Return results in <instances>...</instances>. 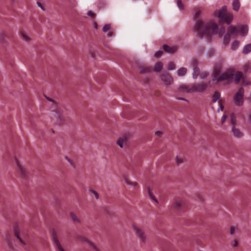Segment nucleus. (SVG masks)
<instances>
[{"mask_svg": "<svg viewBox=\"0 0 251 251\" xmlns=\"http://www.w3.org/2000/svg\"><path fill=\"white\" fill-rule=\"evenodd\" d=\"M194 30L201 37L203 36L211 37L212 34L218 33V27L217 24L211 20L203 22L198 20L194 25Z\"/></svg>", "mask_w": 251, "mask_h": 251, "instance_id": "1", "label": "nucleus"}, {"mask_svg": "<svg viewBox=\"0 0 251 251\" xmlns=\"http://www.w3.org/2000/svg\"><path fill=\"white\" fill-rule=\"evenodd\" d=\"M234 75L233 71L232 70H229L224 72L220 75H218V72L217 71H215V77L216 80L218 81L227 80L229 82H231L233 79Z\"/></svg>", "mask_w": 251, "mask_h": 251, "instance_id": "2", "label": "nucleus"}, {"mask_svg": "<svg viewBox=\"0 0 251 251\" xmlns=\"http://www.w3.org/2000/svg\"><path fill=\"white\" fill-rule=\"evenodd\" d=\"M244 89L241 87L235 94L233 97V102L235 105L242 106L243 105L244 102Z\"/></svg>", "mask_w": 251, "mask_h": 251, "instance_id": "3", "label": "nucleus"}, {"mask_svg": "<svg viewBox=\"0 0 251 251\" xmlns=\"http://www.w3.org/2000/svg\"><path fill=\"white\" fill-rule=\"evenodd\" d=\"M133 229H134L136 236L139 239L140 241L143 243H146L147 237L145 231L135 225L133 226Z\"/></svg>", "mask_w": 251, "mask_h": 251, "instance_id": "4", "label": "nucleus"}, {"mask_svg": "<svg viewBox=\"0 0 251 251\" xmlns=\"http://www.w3.org/2000/svg\"><path fill=\"white\" fill-rule=\"evenodd\" d=\"M77 239L83 243L87 244L90 247L92 248L95 251H100L97 246L86 237L79 235H77Z\"/></svg>", "mask_w": 251, "mask_h": 251, "instance_id": "5", "label": "nucleus"}, {"mask_svg": "<svg viewBox=\"0 0 251 251\" xmlns=\"http://www.w3.org/2000/svg\"><path fill=\"white\" fill-rule=\"evenodd\" d=\"M208 84L200 83L193 85L191 86V91L192 93H203L206 90Z\"/></svg>", "mask_w": 251, "mask_h": 251, "instance_id": "6", "label": "nucleus"}, {"mask_svg": "<svg viewBox=\"0 0 251 251\" xmlns=\"http://www.w3.org/2000/svg\"><path fill=\"white\" fill-rule=\"evenodd\" d=\"M160 78L161 80L167 86L171 85L174 82L173 79L171 76L168 73L165 72H163L161 74Z\"/></svg>", "mask_w": 251, "mask_h": 251, "instance_id": "7", "label": "nucleus"}, {"mask_svg": "<svg viewBox=\"0 0 251 251\" xmlns=\"http://www.w3.org/2000/svg\"><path fill=\"white\" fill-rule=\"evenodd\" d=\"M52 238L53 244L58 251H65L60 244L57 233L55 231H53L52 233Z\"/></svg>", "mask_w": 251, "mask_h": 251, "instance_id": "8", "label": "nucleus"}, {"mask_svg": "<svg viewBox=\"0 0 251 251\" xmlns=\"http://www.w3.org/2000/svg\"><path fill=\"white\" fill-rule=\"evenodd\" d=\"M136 65L137 68L140 70V73L142 74L149 73L151 71V67L146 66L142 62L136 63Z\"/></svg>", "mask_w": 251, "mask_h": 251, "instance_id": "9", "label": "nucleus"}, {"mask_svg": "<svg viewBox=\"0 0 251 251\" xmlns=\"http://www.w3.org/2000/svg\"><path fill=\"white\" fill-rule=\"evenodd\" d=\"M173 206L174 208L179 210L184 205V202L181 199H176L173 202Z\"/></svg>", "mask_w": 251, "mask_h": 251, "instance_id": "10", "label": "nucleus"}, {"mask_svg": "<svg viewBox=\"0 0 251 251\" xmlns=\"http://www.w3.org/2000/svg\"><path fill=\"white\" fill-rule=\"evenodd\" d=\"M178 92L179 93H191V86L189 85L182 84L179 86L178 88Z\"/></svg>", "mask_w": 251, "mask_h": 251, "instance_id": "11", "label": "nucleus"}, {"mask_svg": "<svg viewBox=\"0 0 251 251\" xmlns=\"http://www.w3.org/2000/svg\"><path fill=\"white\" fill-rule=\"evenodd\" d=\"M226 6H223L220 10L218 12L217 15L218 17L220 18V21L222 22L223 19L225 17V15H226Z\"/></svg>", "mask_w": 251, "mask_h": 251, "instance_id": "12", "label": "nucleus"}, {"mask_svg": "<svg viewBox=\"0 0 251 251\" xmlns=\"http://www.w3.org/2000/svg\"><path fill=\"white\" fill-rule=\"evenodd\" d=\"M55 116L57 118V122L59 124H61L62 121L65 120V117L63 115V113L62 111L60 110H55Z\"/></svg>", "mask_w": 251, "mask_h": 251, "instance_id": "13", "label": "nucleus"}, {"mask_svg": "<svg viewBox=\"0 0 251 251\" xmlns=\"http://www.w3.org/2000/svg\"><path fill=\"white\" fill-rule=\"evenodd\" d=\"M231 132L233 136L235 138H240L244 136V133L238 128L232 127Z\"/></svg>", "mask_w": 251, "mask_h": 251, "instance_id": "14", "label": "nucleus"}, {"mask_svg": "<svg viewBox=\"0 0 251 251\" xmlns=\"http://www.w3.org/2000/svg\"><path fill=\"white\" fill-rule=\"evenodd\" d=\"M14 234L15 236L19 240L21 243L24 245L25 246L26 245L25 242L23 240L21 234H20V230L18 227L16 226L14 228Z\"/></svg>", "mask_w": 251, "mask_h": 251, "instance_id": "15", "label": "nucleus"}, {"mask_svg": "<svg viewBox=\"0 0 251 251\" xmlns=\"http://www.w3.org/2000/svg\"><path fill=\"white\" fill-rule=\"evenodd\" d=\"M228 32L229 35H233L234 36L237 35L238 33V28L234 25H230L227 28Z\"/></svg>", "mask_w": 251, "mask_h": 251, "instance_id": "16", "label": "nucleus"}, {"mask_svg": "<svg viewBox=\"0 0 251 251\" xmlns=\"http://www.w3.org/2000/svg\"><path fill=\"white\" fill-rule=\"evenodd\" d=\"M125 181L127 185L131 186L134 189L138 190L139 188V185L137 182L132 181L127 179H125Z\"/></svg>", "mask_w": 251, "mask_h": 251, "instance_id": "17", "label": "nucleus"}, {"mask_svg": "<svg viewBox=\"0 0 251 251\" xmlns=\"http://www.w3.org/2000/svg\"><path fill=\"white\" fill-rule=\"evenodd\" d=\"M70 217L73 222L75 224H80L81 223L79 218L73 212H70Z\"/></svg>", "mask_w": 251, "mask_h": 251, "instance_id": "18", "label": "nucleus"}, {"mask_svg": "<svg viewBox=\"0 0 251 251\" xmlns=\"http://www.w3.org/2000/svg\"><path fill=\"white\" fill-rule=\"evenodd\" d=\"M163 47L164 50L168 53L174 52L177 50V47L176 46L170 47L166 44L164 45Z\"/></svg>", "mask_w": 251, "mask_h": 251, "instance_id": "19", "label": "nucleus"}, {"mask_svg": "<svg viewBox=\"0 0 251 251\" xmlns=\"http://www.w3.org/2000/svg\"><path fill=\"white\" fill-rule=\"evenodd\" d=\"M117 144L121 148L125 147L127 144L126 138V137L119 138L117 141Z\"/></svg>", "mask_w": 251, "mask_h": 251, "instance_id": "20", "label": "nucleus"}, {"mask_svg": "<svg viewBox=\"0 0 251 251\" xmlns=\"http://www.w3.org/2000/svg\"><path fill=\"white\" fill-rule=\"evenodd\" d=\"M248 31V28L247 25H242L238 28V33L242 36L246 35Z\"/></svg>", "mask_w": 251, "mask_h": 251, "instance_id": "21", "label": "nucleus"}, {"mask_svg": "<svg viewBox=\"0 0 251 251\" xmlns=\"http://www.w3.org/2000/svg\"><path fill=\"white\" fill-rule=\"evenodd\" d=\"M233 19V15L232 14H228L225 15L222 21H225L227 25L230 24Z\"/></svg>", "mask_w": 251, "mask_h": 251, "instance_id": "22", "label": "nucleus"}, {"mask_svg": "<svg viewBox=\"0 0 251 251\" xmlns=\"http://www.w3.org/2000/svg\"><path fill=\"white\" fill-rule=\"evenodd\" d=\"M234 81L236 84H238L240 79L243 76V73L241 72L237 71L235 74Z\"/></svg>", "mask_w": 251, "mask_h": 251, "instance_id": "23", "label": "nucleus"}, {"mask_svg": "<svg viewBox=\"0 0 251 251\" xmlns=\"http://www.w3.org/2000/svg\"><path fill=\"white\" fill-rule=\"evenodd\" d=\"M16 164L17 167H18L19 170L20 171L21 175L23 176H25L26 175V171L24 167H23L20 164L19 162L18 161H16Z\"/></svg>", "mask_w": 251, "mask_h": 251, "instance_id": "24", "label": "nucleus"}, {"mask_svg": "<svg viewBox=\"0 0 251 251\" xmlns=\"http://www.w3.org/2000/svg\"><path fill=\"white\" fill-rule=\"evenodd\" d=\"M233 9L235 11H238L240 7V3L238 0H234L232 2Z\"/></svg>", "mask_w": 251, "mask_h": 251, "instance_id": "25", "label": "nucleus"}, {"mask_svg": "<svg viewBox=\"0 0 251 251\" xmlns=\"http://www.w3.org/2000/svg\"><path fill=\"white\" fill-rule=\"evenodd\" d=\"M251 51V44H249L244 46L243 49V53L247 54Z\"/></svg>", "mask_w": 251, "mask_h": 251, "instance_id": "26", "label": "nucleus"}, {"mask_svg": "<svg viewBox=\"0 0 251 251\" xmlns=\"http://www.w3.org/2000/svg\"><path fill=\"white\" fill-rule=\"evenodd\" d=\"M187 69L184 67H182L177 70V75L178 76H184L187 73Z\"/></svg>", "mask_w": 251, "mask_h": 251, "instance_id": "27", "label": "nucleus"}, {"mask_svg": "<svg viewBox=\"0 0 251 251\" xmlns=\"http://www.w3.org/2000/svg\"><path fill=\"white\" fill-rule=\"evenodd\" d=\"M192 69L193 70V78L196 79L199 75L200 71L198 67H195V68H193Z\"/></svg>", "mask_w": 251, "mask_h": 251, "instance_id": "28", "label": "nucleus"}, {"mask_svg": "<svg viewBox=\"0 0 251 251\" xmlns=\"http://www.w3.org/2000/svg\"><path fill=\"white\" fill-rule=\"evenodd\" d=\"M163 68V64L161 62H157L154 65V70L157 72H159Z\"/></svg>", "mask_w": 251, "mask_h": 251, "instance_id": "29", "label": "nucleus"}, {"mask_svg": "<svg viewBox=\"0 0 251 251\" xmlns=\"http://www.w3.org/2000/svg\"><path fill=\"white\" fill-rule=\"evenodd\" d=\"M240 42L238 41H233L231 45V50H236L239 47Z\"/></svg>", "mask_w": 251, "mask_h": 251, "instance_id": "30", "label": "nucleus"}, {"mask_svg": "<svg viewBox=\"0 0 251 251\" xmlns=\"http://www.w3.org/2000/svg\"><path fill=\"white\" fill-rule=\"evenodd\" d=\"M221 95L220 93L216 91L212 96V101L213 102L217 101L220 98Z\"/></svg>", "mask_w": 251, "mask_h": 251, "instance_id": "31", "label": "nucleus"}, {"mask_svg": "<svg viewBox=\"0 0 251 251\" xmlns=\"http://www.w3.org/2000/svg\"><path fill=\"white\" fill-rule=\"evenodd\" d=\"M230 39V35L228 33H226L224 37V41L223 42L226 45H227Z\"/></svg>", "mask_w": 251, "mask_h": 251, "instance_id": "32", "label": "nucleus"}, {"mask_svg": "<svg viewBox=\"0 0 251 251\" xmlns=\"http://www.w3.org/2000/svg\"><path fill=\"white\" fill-rule=\"evenodd\" d=\"M111 30L112 28L110 24H106L103 26L102 28V31L104 32L110 31Z\"/></svg>", "mask_w": 251, "mask_h": 251, "instance_id": "33", "label": "nucleus"}, {"mask_svg": "<svg viewBox=\"0 0 251 251\" xmlns=\"http://www.w3.org/2000/svg\"><path fill=\"white\" fill-rule=\"evenodd\" d=\"M176 68V65L173 62H169L168 63V66L167 69L168 70H173Z\"/></svg>", "mask_w": 251, "mask_h": 251, "instance_id": "34", "label": "nucleus"}, {"mask_svg": "<svg viewBox=\"0 0 251 251\" xmlns=\"http://www.w3.org/2000/svg\"><path fill=\"white\" fill-rule=\"evenodd\" d=\"M21 35L22 39L23 40H25V41L28 42L30 40V38L25 33L21 32Z\"/></svg>", "mask_w": 251, "mask_h": 251, "instance_id": "35", "label": "nucleus"}, {"mask_svg": "<svg viewBox=\"0 0 251 251\" xmlns=\"http://www.w3.org/2000/svg\"><path fill=\"white\" fill-rule=\"evenodd\" d=\"M176 161L178 165L183 163V160L182 158L179 157L178 156L176 157Z\"/></svg>", "mask_w": 251, "mask_h": 251, "instance_id": "36", "label": "nucleus"}, {"mask_svg": "<svg viewBox=\"0 0 251 251\" xmlns=\"http://www.w3.org/2000/svg\"><path fill=\"white\" fill-rule=\"evenodd\" d=\"M197 65H198V62L196 59H193L191 61L190 65L192 68H195V67H197Z\"/></svg>", "mask_w": 251, "mask_h": 251, "instance_id": "37", "label": "nucleus"}, {"mask_svg": "<svg viewBox=\"0 0 251 251\" xmlns=\"http://www.w3.org/2000/svg\"><path fill=\"white\" fill-rule=\"evenodd\" d=\"M163 52L162 50H158L155 53L154 56L156 58H158L163 54Z\"/></svg>", "mask_w": 251, "mask_h": 251, "instance_id": "38", "label": "nucleus"}, {"mask_svg": "<svg viewBox=\"0 0 251 251\" xmlns=\"http://www.w3.org/2000/svg\"><path fill=\"white\" fill-rule=\"evenodd\" d=\"M177 5L180 9L183 8V4L181 0H177Z\"/></svg>", "mask_w": 251, "mask_h": 251, "instance_id": "39", "label": "nucleus"}, {"mask_svg": "<svg viewBox=\"0 0 251 251\" xmlns=\"http://www.w3.org/2000/svg\"><path fill=\"white\" fill-rule=\"evenodd\" d=\"M235 231V228L234 226H231L230 227V234L231 235L234 234Z\"/></svg>", "mask_w": 251, "mask_h": 251, "instance_id": "40", "label": "nucleus"}, {"mask_svg": "<svg viewBox=\"0 0 251 251\" xmlns=\"http://www.w3.org/2000/svg\"><path fill=\"white\" fill-rule=\"evenodd\" d=\"M91 193L94 195L96 199H98L99 198V195L96 191L92 190Z\"/></svg>", "mask_w": 251, "mask_h": 251, "instance_id": "41", "label": "nucleus"}, {"mask_svg": "<svg viewBox=\"0 0 251 251\" xmlns=\"http://www.w3.org/2000/svg\"><path fill=\"white\" fill-rule=\"evenodd\" d=\"M87 15L88 16L91 17L92 18H94L95 17V14L91 11H89L87 12Z\"/></svg>", "mask_w": 251, "mask_h": 251, "instance_id": "42", "label": "nucleus"}, {"mask_svg": "<svg viewBox=\"0 0 251 251\" xmlns=\"http://www.w3.org/2000/svg\"><path fill=\"white\" fill-rule=\"evenodd\" d=\"M149 197L152 201H154L156 203H158V201L155 198V197L153 196V194L151 195V196H150Z\"/></svg>", "mask_w": 251, "mask_h": 251, "instance_id": "43", "label": "nucleus"}, {"mask_svg": "<svg viewBox=\"0 0 251 251\" xmlns=\"http://www.w3.org/2000/svg\"><path fill=\"white\" fill-rule=\"evenodd\" d=\"M201 14V11H197L195 12L194 15V18H197Z\"/></svg>", "mask_w": 251, "mask_h": 251, "instance_id": "44", "label": "nucleus"}, {"mask_svg": "<svg viewBox=\"0 0 251 251\" xmlns=\"http://www.w3.org/2000/svg\"><path fill=\"white\" fill-rule=\"evenodd\" d=\"M219 103H220V107L218 109V112H219L220 110L223 111L224 108V107L223 105L222 104L221 101H219Z\"/></svg>", "mask_w": 251, "mask_h": 251, "instance_id": "45", "label": "nucleus"}, {"mask_svg": "<svg viewBox=\"0 0 251 251\" xmlns=\"http://www.w3.org/2000/svg\"><path fill=\"white\" fill-rule=\"evenodd\" d=\"M113 36V30L112 29L111 30H110V31H109L108 32V33L107 34V36L108 37H111Z\"/></svg>", "mask_w": 251, "mask_h": 251, "instance_id": "46", "label": "nucleus"}, {"mask_svg": "<svg viewBox=\"0 0 251 251\" xmlns=\"http://www.w3.org/2000/svg\"><path fill=\"white\" fill-rule=\"evenodd\" d=\"M155 134L156 135V136H158L159 137H161L162 134H163V133L161 132V131H155Z\"/></svg>", "mask_w": 251, "mask_h": 251, "instance_id": "47", "label": "nucleus"}, {"mask_svg": "<svg viewBox=\"0 0 251 251\" xmlns=\"http://www.w3.org/2000/svg\"><path fill=\"white\" fill-rule=\"evenodd\" d=\"M226 115H223L222 117V123L223 124L224 123H225V122L226 121Z\"/></svg>", "mask_w": 251, "mask_h": 251, "instance_id": "48", "label": "nucleus"}, {"mask_svg": "<svg viewBox=\"0 0 251 251\" xmlns=\"http://www.w3.org/2000/svg\"><path fill=\"white\" fill-rule=\"evenodd\" d=\"M233 246L234 247H237L238 246V242L236 240H234L233 241Z\"/></svg>", "mask_w": 251, "mask_h": 251, "instance_id": "49", "label": "nucleus"}, {"mask_svg": "<svg viewBox=\"0 0 251 251\" xmlns=\"http://www.w3.org/2000/svg\"><path fill=\"white\" fill-rule=\"evenodd\" d=\"M38 6L41 9H42L43 10L45 11V9L44 8V7L42 5V4L39 2H37V3Z\"/></svg>", "mask_w": 251, "mask_h": 251, "instance_id": "50", "label": "nucleus"}, {"mask_svg": "<svg viewBox=\"0 0 251 251\" xmlns=\"http://www.w3.org/2000/svg\"><path fill=\"white\" fill-rule=\"evenodd\" d=\"M208 75V74L207 73H204V74H202L201 75V78L204 79L205 78L207 75Z\"/></svg>", "mask_w": 251, "mask_h": 251, "instance_id": "51", "label": "nucleus"}, {"mask_svg": "<svg viewBox=\"0 0 251 251\" xmlns=\"http://www.w3.org/2000/svg\"><path fill=\"white\" fill-rule=\"evenodd\" d=\"M46 98L49 101H50V102H53V103H55L54 100L52 99H51V98H50V97H47V96H46Z\"/></svg>", "mask_w": 251, "mask_h": 251, "instance_id": "52", "label": "nucleus"}, {"mask_svg": "<svg viewBox=\"0 0 251 251\" xmlns=\"http://www.w3.org/2000/svg\"><path fill=\"white\" fill-rule=\"evenodd\" d=\"M231 124H232V125L233 126V127H235V126L236 125L235 119V120H231Z\"/></svg>", "mask_w": 251, "mask_h": 251, "instance_id": "53", "label": "nucleus"}, {"mask_svg": "<svg viewBox=\"0 0 251 251\" xmlns=\"http://www.w3.org/2000/svg\"><path fill=\"white\" fill-rule=\"evenodd\" d=\"M230 119H231V120H235L236 119V116L234 113H232L230 115Z\"/></svg>", "mask_w": 251, "mask_h": 251, "instance_id": "54", "label": "nucleus"}, {"mask_svg": "<svg viewBox=\"0 0 251 251\" xmlns=\"http://www.w3.org/2000/svg\"><path fill=\"white\" fill-rule=\"evenodd\" d=\"M148 194H149V196H151V195H152V193L151 192V189L149 187L148 188Z\"/></svg>", "mask_w": 251, "mask_h": 251, "instance_id": "55", "label": "nucleus"}, {"mask_svg": "<svg viewBox=\"0 0 251 251\" xmlns=\"http://www.w3.org/2000/svg\"><path fill=\"white\" fill-rule=\"evenodd\" d=\"M94 28L95 29H98V25L96 22L94 23Z\"/></svg>", "mask_w": 251, "mask_h": 251, "instance_id": "56", "label": "nucleus"}, {"mask_svg": "<svg viewBox=\"0 0 251 251\" xmlns=\"http://www.w3.org/2000/svg\"><path fill=\"white\" fill-rule=\"evenodd\" d=\"M177 99L179 100H182L183 101H187V100L186 99L183 98H177Z\"/></svg>", "mask_w": 251, "mask_h": 251, "instance_id": "57", "label": "nucleus"}, {"mask_svg": "<svg viewBox=\"0 0 251 251\" xmlns=\"http://www.w3.org/2000/svg\"><path fill=\"white\" fill-rule=\"evenodd\" d=\"M225 32V29H221L220 30V33H221V35L223 34V33Z\"/></svg>", "mask_w": 251, "mask_h": 251, "instance_id": "58", "label": "nucleus"}, {"mask_svg": "<svg viewBox=\"0 0 251 251\" xmlns=\"http://www.w3.org/2000/svg\"><path fill=\"white\" fill-rule=\"evenodd\" d=\"M22 236H23V237H27H27H28V234H24V235H23V234H22Z\"/></svg>", "mask_w": 251, "mask_h": 251, "instance_id": "59", "label": "nucleus"}, {"mask_svg": "<svg viewBox=\"0 0 251 251\" xmlns=\"http://www.w3.org/2000/svg\"><path fill=\"white\" fill-rule=\"evenodd\" d=\"M12 2H14L15 0H11Z\"/></svg>", "mask_w": 251, "mask_h": 251, "instance_id": "60", "label": "nucleus"}, {"mask_svg": "<svg viewBox=\"0 0 251 251\" xmlns=\"http://www.w3.org/2000/svg\"><path fill=\"white\" fill-rule=\"evenodd\" d=\"M198 198V199L200 200V201H201V200L200 199V198Z\"/></svg>", "mask_w": 251, "mask_h": 251, "instance_id": "61", "label": "nucleus"}]
</instances>
